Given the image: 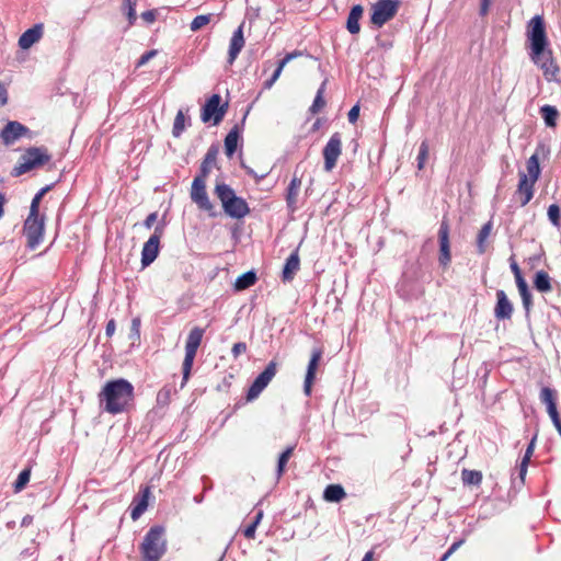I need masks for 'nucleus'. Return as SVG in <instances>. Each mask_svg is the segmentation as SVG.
<instances>
[{"label": "nucleus", "instance_id": "nucleus-40", "mask_svg": "<svg viewBox=\"0 0 561 561\" xmlns=\"http://www.w3.org/2000/svg\"><path fill=\"white\" fill-rule=\"evenodd\" d=\"M428 152H430L428 144L426 140H423L420 145L419 154H417V159H416L419 170L424 169L425 163L428 159Z\"/></svg>", "mask_w": 561, "mask_h": 561}, {"label": "nucleus", "instance_id": "nucleus-11", "mask_svg": "<svg viewBox=\"0 0 561 561\" xmlns=\"http://www.w3.org/2000/svg\"><path fill=\"white\" fill-rule=\"evenodd\" d=\"M399 3L396 0H380L373 7L370 21L373 24L381 27L390 21L398 11Z\"/></svg>", "mask_w": 561, "mask_h": 561}, {"label": "nucleus", "instance_id": "nucleus-26", "mask_svg": "<svg viewBox=\"0 0 561 561\" xmlns=\"http://www.w3.org/2000/svg\"><path fill=\"white\" fill-rule=\"evenodd\" d=\"M492 230L493 224L491 220L484 224L479 230L477 236V251L479 254H484L486 252L489 247L488 239L490 238Z\"/></svg>", "mask_w": 561, "mask_h": 561}, {"label": "nucleus", "instance_id": "nucleus-44", "mask_svg": "<svg viewBox=\"0 0 561 561\" xmlns=\"http://www.w3.org/2000/svg\"><path fill=\"white\" fill-rule=\"evenodd\" d=\"M172 390L169 387H163L157 393V403L160 407H167L171 402Z\"/></svg>", "mask_w": 561, "mask_h": 561}, {"label": "nucleus", "instance_id": "nucleus-43", "mask_svg": "<svg viewBox=\"0 0 561 561\" xmlns=\"http://www.w3.org/2000/svg\"><path fill=\"white\" fill-rule=\"evenodd\" d=\"M211 20V14H201L193 19L191 22V30L196 32L202 27L206 26Z\"/></svg>", "mask_w": 561, "mask_h": 561}, {"label": "nucleus", "instance_id": "nucleus-18", "mask_svg": "<svg viewBox=\"0 0 561 561\" xmlns=\"http://www.w3.org/2000/svg\"><path fill=\"white\" fill-rule=\"evenodd\" d=\"M514 308L508 300L504 290L496 291V305L494 308L495 318L499 320H510L512 318Z\"/></svg>", "mask_w": 561, "mask_h": 561}, {"label": "nucleus", "instance_id": "nucleus-12", "mask_svg": "<svg viewBox=\"0 0 561 561\" xmlns=\"http://www.w3.org/2000/svg\"><path fill=\"white\" fill-rule=\"evenodd\" d=\"M191 198L198 206L199 209L215 216V207L210 202L206 191V180L195 178L191 187Z\"/></svg>", "mask_w": 561, "mask_h": 561}, {"label": "nucleus", "instance_id": "nucleus-2", "mask_svg": "<svg viewBox=\"0 0 561 561\" xmlns=\"http://www.w3.org/2000/svg\"><path fill=\"white\" fill-rule=\"evenodd\" d=\"M99 400L104 403L103 410L110 414H118L127 410L134 400V387L126 379L107 381L99 393Z\"/></svg>", "mask_w": 561, "mask_h": 561}, {"label": "nucleus", "instance_id": "nucleus-29", "mask_svg": "<svg viewBox=\"0 0 561 561\" xmlns=\"http://www.w3.org/2000/svg\"><path fill=\"white\" fill-rule=\"evenodd\" d=\"M346 496V493L340 484H329L323 493V497L328 502H340Z\"/></svg>", "mask_w": 561, "mask_h": 561}, {"label": "nucleus", "instance_id": "nucleus-28", "mask_svg": "<svg viewBox=\"0 0 561 561\" xmlns=\"http://www.w3.org/2000/svg\"><path fill=\"white\" fill-rule=\"evenodd\" d=\"M304 55V53L301 50H294L289 54H287L279 62H278V66L277 68L275 69L272 78L266 81L265 85L266 88H271L274 82L279 78L284 67L290 61L293 60L294 58H297V57H301Z\"/></svg>", "mask_w": 561, "mask_h": 561}, {"label": "nucleus", "instance_id": "nucleus-30", "mask_svg": "<svg viewBox=\"0 0 561 561\" xmlns=\"http://www.w3.org/2000/svg\"><path fill=\"white\" fill-rule=\"evenodd\" d=\"M483 476L479 470H461V481L465 485H480L482 482Z\"/></svg>", "mask_w": 561, "mask_h": 561}, {"label": "nucleus", "instance_id": "nucleus-33", "mask_svg": "<svg viewBox=\"0 0 561 561\" xmlns=\"http://www.w3.org/2000/svg\"><path fill=\"white\" fill-rule=\"evenodd\" d=\"M540 113L548 127H556L559 113L554 106L543 105L540 108Z\"/></svg>", "mask_w": 561, "mask_h": 561}, {"label": "nucleus", "instance_id": "nucleus-45", "mask_svg": "<svg viewBox=\"0 0 561 561\" xmlns=\"http://www.w3.org/2000/svg\"><path fill=\"white\" fill-rule=\"evenodd\" d=\"M548 217L554 227H560L561 211L557 204H551L548 207Z\"/></svg>", "mask_w": 561, "mask_h": 561}, {"label": "nucleus", "instance_id": "nucleus-14", "mask_svg": "<svg viewBox=\"0 0 561 561\" xmlns=\"http://www.w3.org/2000/svg\"><path fill=\"white\" fill-rule=\"evenodd\" d=\"M164 232V225H158L153 234L145 242L141 251V265L144 267L150 265L159 254L160 239Z\"/></svg>", "mask_w": 561, "mask_h": 561}, {"label": "nucleus", "instance_id": "nucleus-35", "mask_svg": "<svg viewBox=\"0 0 561 561\" xmlns=\"http://www.w3.org/2000/svg\"><path fill=\"white\" fill-rule=\"evenodd\" d=\"M327 81H323L321 87L318 89L316 98L313 100L312 105L310 106L309 111L312 114H318L327 104L324 100V91H325Z\"/></svg>", "mask_w": 561, "mask_h": 561}, {"label": "nucleus", "instance_id": "nucleus-25", "mask_svg": "<svg viewBox=\"0 0 561 561\" xmlns=\"http://www.w3.org/2000/svg\"><path fill=\"white\" fill-rule=\"evenodd\" d=\"M364 9L360 4L354 5L347 16L346 28L351 34H358L360 31L359 21L363 16Z\"/></svg>", "mask_w": 561, "mask_h": 561}, {"label": "nucleus", "instance_id": "nucleus-3", "mask_svg": "<svg viewBox=\"0 0 561 561\" xmlns=\"http://www.w3.org/2000/svg\"><path fill=\"white\" fill-rule=\"evenodd\" d=\"M214 193L220 201L226 215L233 219H242L250 214L247 201L236 195L234 191L224 182H217Z\"/></svg>", "mask_w": 561, "mask_h": 561}, {"label": "nucleus", "instance_id": "nucleus-5", "mask_svg": "<svg viewBox=\"0 0 561 561\" xmlns=\"http://www.w3.org/2000/svg\"><path fill=\"white\" fill-rule=\"evenodd\" d=\"M50 160L51 154L46 147H30L20 156L11 174L13 176H21L30 171L44 167Z\"/></svg>", "mask_w": 561, "mask_h": 561}, {"label": "nucleus", "instance_id": "nucleus-17", "mask_svg": "<svg viewBox=\"0 0 561 561\" xmlns=\"http://www.w3.org/2000/svg\"><path fill=\"white\" fill-rule=\"evenodd\" d=\"M519 182L516 190V195L519 198L520 205L526 206L534 196L535 181L529 180L525 172H519Z\"/></svg>", "mask_w": 561, "mask_h": 561}, {"label": "nucleus", "instance_id": "nucleus-15", "mask_svg": "<svg viewBox=\"0 0 561 561\" xmlns=\"http://www.w3.org/2000/svg\"><path fill=\"white\" fill-rule=\"evenodd\" d=\"M323 348L322 347H316L311 351V356L307 366V371L305 376V382H304V392L306 396L311 394L312 386L316 381L317 377V370L319 368L320 362L323 357Z\"/></svg>", "mask_w": 561, "mask_h": 561}, {"label": "nucleus", "instance_id": "nucleus-6", "mask_svg": "<svg viewBox=\"0 0 561 561\" xmlns=\"http://www.w3.org/2000/svg\"><path fill=\"white\" fill-rule=\"evenodd\" d=\"M205 334V329L199 327H194L185 342V355L182 363V382H181V389L185 387L187 381L191 378V373L194 364V359L197 354V350L202 344L203 337Z\"/></svg>", "mask_w": 561, "mask_h": 561}, {"label": "nucleus", "instance_id": "nucleus-16", "mask_svg": "<svg viewBox=\"0 0 561 561\" xmlns=\"http://www.w3.org/2000/svg\"><path fill=\"white\" fill-rule=\"evenodd\" d=\"M449 224L446 218H443L438 230V242H439V264L447 267L451 261L450 242H449Z\"/></svg>", "mask_w": 561, "mask_h": 561}, {"label": "nucleus", "instance_id": "nucleus-59", "mask_svg": "<svg viewBox=\"0 0 561 561\" xmlns=\"http://www.w3.org/2000/svg\"><path fill=\"white\" fill-rule=\"evenodd\" d=\"M5 202H7L5 195L3 193H0V218L4 214V204H5Z\"/></svg>", "mask_w": 561, "mask_h": 561}, {"label": "nucleus", "instance_id": "nucleus-22", "mask_svg": "<svg viewBox=\"0 0 561 561\" xmlns=\"http://www.w3.org/2000/svg\"><path fill=\"white\" fill-rule=\"evenodd\" d=\"M300 268V257L298 254V249L295 250L286 260L283 272L282 279L283 282H291Z\"/></svg>", "mask_w": 561, "mask_h": 561}, {"label": "nucleus", "instance_id": "nucleus-52", "mask_svg": "<svg viewBox=\"0 0 561 561\" xmlns=\"http://www.w3.org/2000/svg\"><path fill=\"white\" fill-rule=\"evenodd\" d=\"M158 219V213L154 211V213H151L147 216V218L145 219L144 221V226L147 228V229H150L154 222L157 221Z\"/></svg>", "mask_w": 561, "mask_h": 561}, {"label": "nucleus", "instance_id": "nucleus-60", "mask_svg": "<svg viewBox=\"0 0 561 561\" xmlns=\"http://www.w3.org/2000/svg\"><path fill=\"white\" fill-rule=\"evenodd\" d=\"M527 467H528V466H525V463H520V465H519V478H520L522 480H524V479H525V476H526V473H527Z\"/></svg>", "mask_w": 561, "mask_h": 561}, {"label": "nucleus", "instance_id": "nucleus-31", "mask_svg": "<svg viewBox=\"0 0 561 561\" xmlns=\"http://www.w3.org/2000/svg\"><path fill=\"white\" fill-rule=\"evenodd\" d=\"M526 169L528 179L537 182L540 175L539 157L537 154H533L528 158Z\"/></svg>", "mask_w": 561, "mask_h": 561}, {"label": "nucleus", "instance_id": "nucleus-21", "mask_svg": "<svg viewBox=\"0 0 561 561\" xmlns=\"http://www.w3.org/2000/svg\"><path fill=\"white\" fill-rule=\"evenodd\" d=\"M44 33V25L42 23L35 24L31 28L26 30L19 38V46L22 49L31 48L37 43Z\"/></svg>", "mask_w": 561, "mask_h": 561}, {"label": "nucleus", "instance_id": "nucleus-62", "mask_svg": "<svg viewBox=\"0 0 561 561\" xmlns=\"http://www.w3.org/2000/svg\"><path fill=\"white\" fill-rule=\"evenodd\" d=\"M362 561H374V552L373 551H368L364 558L362 559Z\"/></svg>", "mask_w": 561, "mask_h": 561}, {"label": "nucleus", "instance_id": "nucleus-37", "mask_svg": "<svg viewBox=\"0 0 561 561\" xmlns=\"http://www.w3.org/2000/svg\"><path fill=\"white\" fill-rule=\"evenodd\" d=\"M185 123H186V118H185L184 112L182 110L178 111L174 122H173V128H172V134L174 137L178 138L182 135V133L185 129Z\"/></svg>", "mask_w": 561, "mask_h": 561}, {"label": "nucleus", "instance_id": "nucleus-54", "mask_svg": "<svg viewBox=\"0 0 561 561\" xmlns=\"http://www.w3.org/2000/svg\"><path fill=\"white\" fill-rule=\"evenodd\" d=\"M512 272L514 273L515 280L518 282V279H524L520 268L516 262H513L511 264Z\"/></svg>", "mask_w": 561, "mask_h": 561}, {"label": "nucleus", "instance_id": "nucleus-8", "mask_svg": "<svg viewBox=\"0 0 561 561\" xmlns=\"http://www.w3.org/2000/svg\"><path fill=\"white\" fill-rule=\"evenodd\" d=\"M228 111V103L221 104V96L213 94L204 104L201 111V119L203 123L213 122L218 125L225 117Z\"/></svg>", "mask_w": 561, "mask_h": 561}, {"label": "nucleus", "instance_id": "nucleus-64", "mask_svg": "<svg viewBox=\"0 0 561 561\" xmlns=\"http://www.w3.org/2000/svg\"><path fill=\"white\" fill-rule=\"evenodd\" d=\"M530 458L531 457H528V456L524 455L523 460H522L520 463H525V466H528V462H529Z\"/></svg>", "mask_w": 561, "mask_h": 561}, {"label": "nucleus", "instance_id": "nucleus-61", "mask_svg": "<svg viewBox=\"0 0 561 561\" xmlns=\"http://www.w3.org/2000/svg\"><path fill=\"white\" fill-rule=\"evenodd\" d=\"M131 327H133V330L138 333L139 327H140V320L139 319H134L133 323H131Z\"/></svg>", "mask_w": 561, "mask_h": 561}, {"label": "nucleus", "instance_id": "nucleus-56", "mask_svg": "<svg viewBox=\"0 0 561 561\" xmlns=\"http://www.w3.org/2000/svg\"><path fill=\"white\" fill-rule=\"evenodd\" d=\"M490 4H491V0H481L480 14L482 16L488 14Z\"/></svg>", "mask_w": 561, "mask_h": 561}, {"label": "nucleus", "instance_id": "nucleus-4", "mask_svg": "<svg viewBox=\"0 0 561 561\" xmlns=\"http://www.w3.org/2000/svg\"><path fill=\"white\" fill-rule=\"evenodd\" d=\"M165 529L162 526H152L146 533L139 546L141 561H159L168 550Z\"/></svg>", "mask_w": 561, "mask_h": 561}, {"label": "nucleus", "instance_id": "nucleus-13", "mask_svg": "<svg viewBox=\"0 0 561 561\" xmlns=\"http://www.w3.org/2000/svg\"><path fill=\"white\" fill-rule=\"evenodd\" d=\"M324 164L323 168L327 172H331L337 163L342 154V137L340 133H334L322 150Z\"/></svg>", "mask_w": 561, "mask_h": 561}, {"label": "nucleus", "instance_id": "nucleus-49", "mask_svg": "<svg viewBox=\"0 0 561 561\" xmlns=\"http://www.w3.org/2000/svg\"><path fill=\"white\" fill-rule=\"evenodd\" d=\"M462 540L454 542L449 549L443 554L440 561H447L449 557L461 546Z\"/></svg>", "mask_w": 561, "mask_h": 561}, {"label": "nucleus", "instance_id": "nucleus-24", "mask_svg": "<svg viewBox=\"0 0 561 561\" xmlns=\"http://www.w3.org/2000/svg\"><path fill=\"white\" fill-rule=\"evenodd\" d=\"M218 150L215 147H210L199 167V173L195 178L206 180L209 175L211 168L216 164Z\"/></svg>", "mask_w": 561, "mask_h": 561}, {"label": "nucleus", "instance_id": "nucleus-32", "mask_svg": "<svg viewBox=\"0 0 561 561\" xmlns=\"http://www.w3.org/2000/svg\"><path fill=\"white\" fill-rule=\"evenodd\" d=\"M257 277L256 274L252 271L243 273L240 275L234 283V288L237 290H243L251 286H253L256 282Z\"/></svg>", "mask_w": 561, "mask_h": 561}, {"label": "nucleus", "instance_id": "nucleus-34", "mask_svg": "<svg viewBox=\"0 0 561 561\" xmlns=\"http://www.w3.org/2000/svg\"><path fill=\"white\" fill-rule=\"evenodd\" d=\"M534 285L538 291L548 293L552 289L550 277L547 272L539 271L536 274Z\"/></svg>", "mask_w": 561, "mask_h": 561}, {"label": "nucleus", "instance_id": "nucleus-23", "mask_svg": "<svg viewBox=\"0 0 561 561\" xmlns=\"http://www.w3.org/2000/svg\"><path fill=\"white\" fill-rule=\"evenodd\" d=\"M301 176H298L296 173L294 174L286 192V204L290 211H295L297 209V198L301 187Z\"/></svg>", "mask_w": 561, "mask_h": 561}, {"label": "nucleus", "instance_id": "nucleus-51", "mask_svg": "<svg viewBox=\"0 0 561 561\" xmlns=\"http://www.w3.org/2000/svg\"><path fill=\"white\" fill-rule=\"evenodd\" d=\"M347 116H348V122L350 123H352V124L356 123V121L358 119V116H359V106L358 105H354L350 110Z\"/></svg>", "mask_w": 561, "mask_h": 561}, {"label": "nucleus", "instance_id": "nucleus-47", "mask_svg": "<svg viewBox=\"0 0 561 561\" xmlns=\"http://www.w3.org/2000/svg\"><path fill=\"white\" fill-rule=\"evenodd\" d=\"M158 54V51L156 49H151L147 53H145L138 60L137 62V67H141L144 65H146L151 58H153L156 55Z\"/></svg>", "mask_w": 561, "mask_h": 561}, {"label": "nucleus", "instance_id": "nucleus-7", "mask_svg": "<svg viewBox=\"0 0 561 561\" xmlns=\"http://www.w3.org/2000/svg\"><path fill=\"white\" fill-rule=\"evenodd\" d=\"M45 231V217L28 214L23 225V233L26 237L27 247L35 250L43 241Z\"/></svg>", "mask_w": 561, "mask_h": 561}, {"label": "nucleus", "instance_id": "nucleus-20", "mask_svg": "<svg viewBox=\"0 0 561 561\" xmlns=\"http://www.w3.org/2000/svg\"><path fill=\"white\" fill-rule=\"evenodd\" d=\"M243 25L241 24L232 34L228 50V64L232 65L244 47Z\"/></svg>", "mask_w": 561, "mask_h": 561}, {"label": "nucleus", "instance_id": "nucleus-1", "mask_svg": "<svg viewBox=\"0 0 561 561\" xmlns=\"http://www.w3.org/2000/svg\"><path fill=\"white\" fill-rule=\"evenodd\" d=\"M527 39L530 44V58L543 72L547 80H552L559 71L548 48V37L542 15H535L527 25Z\"/></svg>", "mask_w": 561, "mask_h": 561}, {"label": "nucleus", "instance_id": "nucleus-39", "mask_svg": "<svg viewBox=\"0 0 561 561\" xmlns=\"http://www.w3.org/2000/svg\"><path fill=\"white\" fill-rule=\"evenodd\" d=\"M31 478V468H25L18 476L16 481L14 482V492H21L26 484L28 483Z\"/></svg>", "mask_w": 561, "mask_h": 561}, {"label": "nucleus", "instance_id": "nucleus-27", "mask_svg": "<svg viewBox=\"0 0 561 561\" xmlns=\"http://www.w3.org/2000/svg\"><path fill=\"white\" fill-rule=\"evenodd\" d=\"M239 135V126L234 125L225 138V153L228 158H231L237 150Z\"/></svg>", "mask_w": 561, "mask_h": 561}, {"label": "nucleus", "instance_id": "nucleus-57", "mask_svg": "<svg viewBox=\"0 0 561 561\" xmlns=\"http://www.w3.org/2000/svg\"><path fill=\"white\" fill-rule=\"evenodd\" d=\"M262 518H263V511L259 510L251 523L255 524V527H257L260 525Z\"/></svg>", "mask_w": 561, "mask_h": 561}, {"label": "nucleus", "instance_id": "nucleus-9", "mask_svg": "<svg viewBox=\"0 0 561 561\" xmlns=\"http://www.w3.org/2000/svg\"><path fill=\"white\" fill-rule=\"evenodd\" d=\"M277 362L271 360L265 369L254 379L247 393V401L255 400L267 387L277 373Z\"/></svg>", "mask_w": 561, "mask_h": 561}, {"label": "nucleus", "instance_id": "nucleus-50", "mask_svg": "<svg viewBox=\"0 0 561 561\" xmlns=\"http://www.w3.org/2000/svg\"><path fill=\"white\" fill-rule=\"evenodd\" d=\"M255 524L250 523L244 529H243V536L247 539H254L255 538V531H256Z\"/></svg>", "mask_w": 561, "mask_h": 561}, {"label": "nucleus", "instance_id": "nucleus-10", "mask_svg": "<svg viewBox=\"0 0 561 561\" xmlns=\"http://www.w3.org/2000/svg\"><path fill=\"white\" fill-rule=\"evenodd\" d=\"M26 137L33 138L30 128L18 121H9L0 130V139L7 147L13 145L19 139Z\"/></svg>", "mask_w": 561, "mask_h": 561}, {"label": "nucleus", "instance_id": "nucleus-58", "mask_svg": "<svg viewBox=\"0 0 561 561\" xmlns=\"http://www.w3.org/2000/svg\"><path fill=\"white\" fill-rule=\"evenodd\" d=\"M535 439L536 438H533L531 442L529 443L526 451H525V455L528 456V457H531L534 455V450H535Z\"/></svg>", "mask_w": 561, "mask_h": 561}, {"label": "nucleus", "instance_id": "nucleus-38", "mask_svg": "<svg viewBox=\"0 0 561 561\" xmlns=\"http://www.w3.org/2000/svg\"><path fill=\"white\" fill-rule=\"evenodd\" d=\"M295 447L289 446L287 447L279 456L278 463H277V476L282 477V474L285 471L286 463L288 462L289 458L291 457L294 453Z\"/></svg>", "mask_w": 561, "mask_h": 561}, {"label": "nucleus", "instance_id": "nucleus-63", "mask_svg": "<svg viewBox=\"0 0 561 561\" xmlns=\"http://www.w3.org/2000/svg\"><path fill=\"white\" fill-rule=\"evenodd\" d=\"M32 520H33V517H32V516H25V517L23 518V520H22V525H23V526H27V525H30V524L32 523Z\"/></svg>", "mask_w": 561, "mask_h": 561}, {"label": "nucleus", "instance_id": "nucleus-55", "mask_svg": "<svg viewBox=\"0 0 561 561\" xmlns=\"http://www.w3.org/2000/svg\"><path fill=\"white\" fill-rule=\"evenodd\" d=\"M115 329H116L115 320L111 319L107 322L106 328H105L106 336L111 337L114 334Z\"/></svg>", "mask_w": 561, "mask_h": 561}, {"label": "nucleus", "instance_id": "nucleus-46", "mask_svg": "<svg viewBox=\"0 0 561 561\" xmlns=\"http://www.w3.org/2000/svg\"><path fill=\"white\" fill-rule=\"evenodd\" d=\"M248 350L247 343L244 342H238L233 344L231 348L232 356L234 358H238L241 354L245 353Z\"/></svg>", "mask_w": 561, "mask_h": 561}, {"label": "nucleus", "instance_id": "nucleus-19", "mask_svg": "<svg viewBox=\"0 0 561 561\" xmlns=\"http://www.w3.org/2000/svg\"><path fill=\"white\" fill-rule=\"evenodd\" d=\"M150 494V486H145L141 489L140 494L133 500L130 510L133 520H137L146 512Z\"/></svg>", "mask_w": 561, "mask_h": 561}, {"label": "nucleus", "instance_id": "nucleus-48", "mask_svg": "<svg viewBox=\"0 0 561 561\" xmlns=\"http://www.w3.org/2000/svg\"><path fill=\"white\" fill-rule=\"evenodd\" d=\"M141 19L148 23L151 24L157 19V11L156 10H148L141 13Z\"/></svg>", "mask_w": 561, "mask_h": 561}, {"label": "nucleus", "instance_id": "nucleus-53", "mask_svg": "<svg viewBox=\"0 0 561 561\" xmlns=\"http://www.w3.org/2000/svg\"><path fill=\"white\" fill-rule=\"evenodd\" d=\"M8 103V90L5 85L0 82V106H3Z\"/></svg>", "mask_w": 561, "mask_h": 561}, {"label": "nucleus", "instance_id": "nucleus-36", "mask_svg": "<svg viewBox=\"0 0 561 561\" xmlns=\"http://www.w3.org/2000/svg\"><path fill=\"white\" fill-rule=\"evenodd\" d=\"M516 285L520 294L524 308L526 309L527 312H529L531 307V295L528 290L527 283L525 282V279H518V282H516Z\"/></svg>", "mask_w": 561, "mask_h": 561}, {"label": "nucleus", "instance_id": "nucleus-42", "mask_svg": "<svg viewBox=\"0 0 561 561\" xmlns=\"http://www.w3.org/2000/svg\"><path fill=\"white\" fill-rule=\"evenodd\" d=\"M50 190V186L43 187L32 199L30 213L32 215H39V204L43 196Z\"/></svg>", "mask_w": 561, "mask_h": 561}, {"label": "nucleus", "instance_id": "nucleus-41", "mask_svg": "<svg viewBox=\"0 0 561 561\" xmlns=\"http://www.w3.org/2000/svg\"><path fill=\"white\" fill-rule=\"evenodd\" d=\"M136 4V0H124V9L126 10L129 26L134 25L137 19Z\"/></svg>", "mask_w": 561, "mask_h": 561}]
</instances>
